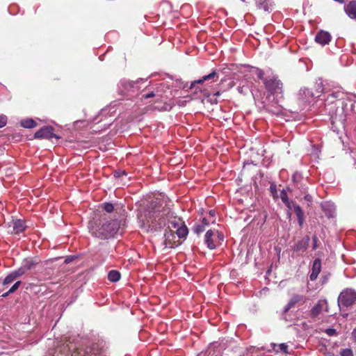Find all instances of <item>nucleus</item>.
Listing matches in <instances>:
<instances>
[{
  "mask_svg": "<svg viewBox=\"0 0 356 356\" xmlns=\"http://www.w3.org/2000/svg\"><path fill=\"white\" fill-rule=\"evenodd\" d=\"M120 222L117 219L107 220L105 219L93 220L89 223L91 234L101 239L113 237L118 231Z\"/></svg>",
  "mask_w": 356,
  "mask_h": 356,
  "instance_id": "obj_1",
  "label": "nucleus"
},
{
  "mask_svg": "<svg viewBox=\"0 0 356 356\" xmlns=\"http://www.w3.org/2000/svg\"><path fill=\"white\" fill-rule=\"evenodd\" d=\"M264 84L266 90L270 95L274 97L278 103L283 98V83L275 75H270L264 79Z\"/></svg>",
  "mask_w": 356,
  "mask_h": 356,
  "instance_id": "obj_2",
  "label": "nucleus"
},
{
  "mask_svg": "<svg viewBox=\"0 0 356 356\" xmlns=\"http://www.w3.org/2000/svg\"><path fill=\"white\" fill-rule=\"evenodd\" d=\"M163 211H160V207L156 202H152L147 205L145 216L148 223L153 226L154 223H157L160 227L165 226L166 222L163 220Z\"/></svg>",
  "mask_w": 356,
  "mask_h": 356,
  "instance_id": "obj_3",
  "label": "nucleus"
},
{
  "mask_svg": "<svg viewBox=\"0 0 356 356\" xmlns=\"http://www.w3.org/2000/svg\"><path fill=\"white\" fill-rule=\"evenodd\" d=\"M143 81L142 79L137 80L136 82L125 79H121L118 84V92L121 95H126L131 92H134L139 89L138 86L139 82Z\"/></svg>",
  "mask_w": 356,
  "mask_h": 356,
  "instance_id": "obj_4",
  "label": "nucleus"
},
{
  "mask_svg": "<svg viewBox=\"0 0 356 356\" xmlns=\"http://www.w3.org/2000/svg\"><path fill=\"white\" fill-rule=\"evenodd\" d=\"M356 300V291L353 289H346L341 291L338 298L339 306L349 307Z\"/></svg>",
  "mask_w": 356,
  "mask_h": 356,
  "instance_id": "obj_5",
  "label": "nucleus"
},
{
  "mask_svg": "<svg viewBox=\"0 0 356 356\" xmlns=\"http://www.w3.org/2000/svg\"><path fill=\"white\" fill-rule=\"evenodd\" d=\"M305 302V297L302 295L294 294L291 298L289 300L287 305L284 307L282 312L283 318L286 320V314L289 312V310L294 307L298 303H304Z\"/></svg>",
  "mask_w": 356,
  "mask_h": 356,
  "instance_id": "obj_6",
  "label": "nucleus"
},
{
  "mask_svg": "<svg viewBox=\"0 0 356 356\" xmlns=\"http://www.w3.org/2000/svg\"><path fill=\"white\" fill-rule=\"evenodd\" d=\"M285 205L289 209H293L294 212L296 213L298 221V224L300 227L302 226L304 223V213L301 209V207L295 203L293 201L289 200L288 203H284Z\"/></svg>",
  "mask_w": 356,
  "mask_h": 356,
  "instance_id": "obj_7",
  "label": "nucleus"
},
{
  "mask_svg": "<svg viewBox=\"0 0 356 356\" xmlns=\"http://www.w3.org/2000/svg\"><path fill=\"white\" fill-rule=\"evenodd\" d=\"M53 128L52 127L48 126V127H44L41 129H40L38 131H37L35 133V138H46V139H51L54 137L58 138L57 136H56L53 133Z\"/></svg>",
  "mask_w": 356,
  "mask_h": 356,
  "instance_id": "obj_8",
  "label": "nucleus"
},
{
  "mask_svg": "<svg viewBox=\"0 0 356 356\" xmlns=\"http://www.w3.org/2000/svg\"><path fill=\"white\" fill-rule=\"evenodd\" d=\"M332 36L327 31L321 30L315 36V41L322 46H325L330 42Z\"/></svg>",
  "mask_w": 356,
  "mask_h": 356,
  "instance_id": "obj_9",
  "label": "nucleus"
},
{
  "mask_svg": "<svg viewBox=\"0 0 356 356\" xmlns=\"http://www.w3.org/2000/svg\"><path fill=\"white\" fill-rule=\"evenodd\" d=\"M218 80V76L216 70H213L210 74L203 76L201 79L194 81L191 83V88L194 87L195 84H202L204 81L216 82Z\"/></svg>",
  "mask_w": 356,
  "mask_h": 356,
  "instance_id": "obj_10",
  "label": "nucleus"
},
{
  "mask_svg": "<svg viewBox=\"0 0 356 356\" xmlns=\"http://www.w3.org/2000/svg\"><path fill=\"white\" fill-rule=\"evenodd\" d=\"M309 241L310 238L308 236L298 241L293 247V251L297 252L305 251L309 246Z\"/></svg>",
  "mask_w": 356,
  "mask_h": 356,
  "instance_id": "obj_11",
  "label": "nucleus"
},
{
  "mask_svg": "<svg viewBox=\"0 0 356 356\" xmlns=\"http://www.w3.org/2000/svg\"><path fill=\"white\" fill-rule=\"evenodd\" d=\"M344 10L350 19L356 20V1L353 0L349 1L344 6Z\"/></svg>",
  "mask_w": 356,
  "mask_h": 356,
  "instance_id": "obj_12",
  "label": "nucleus"
},
{
  "mask_svg": "<svg viewBox=\"0 0 356 356\" xmlns=\"http://www.w3.org/2000/svg\"><path fill=\"white\" fill-rule=\"evenodd\" d=\"M321 270V262L319 259H316L314 261L312 267V272L309 275V279L312 281H314L318 277V274Z\"/></svg>",
  "mask_w": 356,
  "mask_h": 356,
  "instance_id": "obj_13",
  "label": "nucleus"
},
{
  "mask_svg": "<svg viewBox=\"0 0 356 356\" xmlns=\"http://www.w3.org/2000/svg\"><path fill=\"white\" fill-rule=\"evenodd\" d=\"M156 97L157 101H161L165 102V99L164 97L161 95V90H159V88H156V89L154 91H150L147 93H145L142 95V98L143 99H149L151 97Z\"/></svg>",
  "mask_w": 356,
  "mask_h": 356,
  "instance_id": "obj_14",
  "label": "nucleus"
},
{
  "mask_svg": "<svg viewBox=\"0 0 356 356\" xmlns=\"http://www.w3.org/2000/svg\"><path fill=\"white\" fill-rule=\"evenodd\" d=\"M255 2L258 9L264 10L266 12L271 11L273 5L270 0H255Z\"/></svg>",
  "mask_w": 356,
  "mask_h": 356,
  "instance_id": "obj_15",
  "label": "nucleus"
},
{
  "mask_svg": "<svg viewBox=\"0 0 356 356\" xmlns=\"http://www.w3.org/2000/svg\"><path fill=\"white\" fill-rule=\"evenodd\" d=\"M26 225L22 220L17 219L13 221V233L19 234L24 231Z\"/></svg>",
  "mask_w": 356,
  "mask_h": 356,
  "instance_id": "obj_16",
  "label": "nucleus"
},
{
  "mask_svg": "<svg viewBox=\"0 0 356 356\" xmlns=\"http://www.w3.org/2000/svg\"><path fill=\"white\" fill-rule=\"evenodd\" d=\"M174 238L175 234L172 230H170L165 234V245L166 247L173 248L178 245L179 243H177L176 241H172Z\"/></svg>",
  "mask_w": 356,
  "mask_h": 356,
  "instance_id": "obj_17",
  "label": "nucleus"
},
{
  "mask_svg": "<svg viewBox=\"0 0 356 356\" xmlns=\"http://www.w3.org/2000/svg\"><path fill=\"white\" fill-rule=\"evenodd\" d=\"M327 305L326 300H319L311 309L312 317H316L322 311L323 305Z\"/></svg>",
  "mask_w": 356,
  "mask_h": 356,
  "instance_id": "obj_18",
  "label": "nucleus"
},
{
  "mask_svg": "<svg viewBox=\"0 0 356 356\" xmlns=\"http://www.w3.org/2000/svg\"><path fill=\"white\" fill-rule=\"evenodd\" d=\"M38 262L39 261L37 259L28 258L23 261L22 265L24 266L26 270L28 271L35 268Z\"/></svg>",
  "mask_w": 356,
  "mask_h": 356,
  "instance_id": "obj_19",
  "label": "nucleus"
},
{
  "mask_svg": "<svg viewBox=\"0 0 356 356\" xmlns=\"http://www.w3.org/2000/svg\"><path fill=\"white\" fill-rule=\"evenodd\" d=\"M234 81L232 79L229 78H224L220 81V90L223 91L228 90L229 89L234 87Z\"/></svg>",
  "mask_w": 356,
  "mask_h": 356,
  "instance_id": "obj_20",
  "label": "nucleus"
},
{
  "mask_svg": "<svg viewBox=\"0 0 356 356\" xmlns=\"http://www.w3.org/2000/svg\"><path fill=\"white\" fill-rule=\"evenodd\" d=\"M175 234L179 238H186L188 234V229L184 222L176 229Z\"/></svg>",
  "mask_w": 356,
  "mask_h": 356,
  "instance_id": "obj_21",
  "label": "nucleus"
},
{
  "mask_svg": "<svg viewBox=\"0 0 356 356\" xmlns=\"http://www.w3.org/2000/svg\"><path fill=\"white\" fill-rule=\"evenodd\" d=\"M213 235V232L211 229L208 230L205 234V243H207V247L211 250L216 248V245L214 244L212 239Z\"/></svg>",
  "mask_w": 356,
  "mask_h": 356,
  "instance_id": "obj_22",
  "label": "nucleus"
},
{
  "mask_svg": "<svg viewBox=\"0 0 356 356\" xmlns=\"http://www.w3.org/2000/svg\"><path fill=\"white\" fill-rule=\"evenodd\" d=\"M184 222L181 220V218L175 217L173 218L168 220V226L170 229L171 228L177 229Z\"/></svg>",
  "mask_w": 356,
  "mask_h": 356,
  "instance_id": "obj_23",
  "label": "nucleus"
},
{
  "mask_svg": "<svg viewBox=\"0 0 356 356\" xmlns=\"http://www.w3.org/2000/svg\"><path fill=\"white\" fill-rule=\"evenodd\" d=\"M120 277V273L118 270H111L108 273V279L112 282H116L119 281Z\"/></svg>",
  "mask_w": 356,
  "mask_h": 356,
  "instance_id": "obj_24",
  "label": "nucleus"
},
{
  "mask_svg": "<svg viewBox=\"0 0 356 356\" xmlns=\"http://www.w3.org/2000/svg\"><path fill=\"white\" fill-rule=\"evenodd\" d=\"M22 127L27 129H31L36 127V122L31 118L24 119L20 122Z\"/></svg>",
  "mask_w": 356,
  "mask_h": 356,
  "instance_id": "obj_25",
  "label": "nucleus"
},
{
  "mask_svg": "<svg viewBox=\"0 0 356 356\" xmlns=\"http://www.w3.org/2000/svg\"><path fill=\"white\" fill-rule=\"evenodd\" d=\"M315 88L317 92L316 97H318L320 94L324 92L325 88L322 79L319 78L316 80L315 83Z\"/></svg>",
  "mask_w": 356,
  "mask_h": 356,
  "instance_id": "obj_26",
  "label": "nucleus"
},
{
  "mask_svg": "<svg viewBox=\"0 0 356 356\" xmlns=\"http://www.w3.org/2000/svg\"><path fill=\"white\" fill-rule=\"evenodd\" d=\"M343 96V93L340 91L333 92L331 94H330L327 98V101L333 103L334 99H339Z\"/></svg>",
  "mask_w": 356,
  "mask_h": 356,
  "instance_id": "obj_27",
  "label": "nucleus"
},
{
  "mask_svg": "<svg viewBox=\"0 0 356 356\" xmlns=\"http://www.w3.org/2000/svg\"><path fill=\"white\" fill-rule=\"evenodd\" d=\"M300 95H304L306 101H308L309 98H312L314 97V95L312 92H311L308 88H302L300 90Z\"/></svg>",
  "mask_w": 356,
  "mask_h": 356,
  "instance_id": "obj_28",
  "label": "nucleus"
},
{
  "mask_svg": "<svg viewBox=\"0 0 356 356\" xmlns=\"http://www.w3.org/2000/svg\"><path fill=\"white\" fill-rule=\"evenodd\" d=\"M322 208L324 211H329V216H332V212L334 211V205L330 202H324L322 204Z\"/></svg>",
  "mask_w": 356,
  "mask_h": 356,
  "instance_id": "obj_29",
  "label": "nucleus"
},
{
  "mask_svg": "<svg viewBox=\"0 0 356 356\" xmlns=\"http://www.w3.org/2000/svg\"><path fill=\"white\" fill-rule=\"evenodd\" d=\"M16 277L13 272L10 273L3 280V284L7 285L11 282H13L15 280H16Z\"/></svg>",
  "mask_w": 356,
  "mask_h": 356,
  "instance_id": "obj_30",
  "label": "nucleus"
},
{
  "mask_svg": "<svg viewBox=\"0 0 356 356\" xmlns=\"http://www.w3.org/2000/svg\"><path fill=\"white\" fill-rule=\"evenodd\" d=\"M205 226L201 223H197L193 227V231L197 234L202 233L205 230Z\"/></svg>",
  "mask_w": 356,
  "mask_h": 356,
  "instance_id": "obj_31",
  "label": "nucleus"
},
{
  "mask_svg": "<svg viewBox=\"0 0 356 356\" xmlns=\"http://www.w3.org/2000/svg\"><path fill=\"white\" fill-rule=\"evenodd\" d=\"M14 275H15L16 278L19 277L24 275L27 271L24 268V266L22 265L19 268L12 271Z\"/></svg>",
  "mask_w": 356,
  "mask_h": 356,
  "instance_id": "obj_32",
  "label": "nucleus"
},
{
  "mask_svg": "<svg viewBox=\"0 0 356 356\" xmlns=\"http://www.w3.org/2000/svg\"><path fill=\"white\" fill-rule=\"evenodd\" d=\"M302 179V177L301 173H300L298 172H296L293 173V175L292 176V180L294 182V184H296L297 187L300 188L298 186V182L300 181H301Z\"/></svg>",
  "mask_w": 356,
  "mask_h": 356,
  "instance_id": "obj_33",
  "label": "nucleus"
},
{
  "mask_svg": "<svg viewBox=\"0 0 356 356\" xmlns=\"http://www.w3.org/2000/svg\"><path fill=\"white\" fill-rule=\"evenodd\" d=\"M267 111L270 113L275 115H280L282 114V109L280 106H275L274 108H268Z\"/></svg>",
  "mask_w": 356,
  "mask_h": 356,
  "instance_id": "obj_34",
  "label": "nucleus"
},
{
  "mask_svg": "<svg viewBox=\"0 0 356 356\" xmlns=\"http://www.w3.org/2000/svg\"><path fill=\"white\" fill-rule=\"evenodd\" d=\"M175 104L172 102L167 103L165 102L163 106L157 108L159 111H170L174 106Z\"/></svg>",
  "mask_w": 356,
  "mask_h": 356,
  "instance_id": "obj_35",
  "label": "nucleus"
},
{
  "mask_svg": "<svg viewBox=\"0 0 356 356\" xmlns=\"http://www.w3.org/2000/svg\"><path fill=\"white\" fill-rule=\"evenodd\" d=\"M339 356H353V353L350 348H344L340 350Z\"/></svg>",
  "mask_w": 356,
  "mask_h": 356,
  "instance_id": "obj_36",
  "label": "nucleus"
},
{
  "mask_svg": "<svg viewBox=\"0 0 356 356\" xmlns=\"http://www.w3.org/2000/svg\"><path fill=\"white\" fill-rule=\"evenodd\" d=\"M103 208L108 213H111L114 210L113 204L112 203H110V202H105V203H104Z\"/></svg>",
  "mask_w": 356,
  "mask_h": 356,
  "instance_id": "obj_37",
  "label": "nucleus"
},
{
  "mask_svg": "<svg viewBox=\"0 0 356 356\" xmlns=\"http://www.w3.org/2000/svg\"><path fill=\"white\" fill-rule=\"evenodd\" d=\"M280 197L284 203H288V201L289 200V199L287 193L286 192L285 190L281 191Z\"/></svg>",
  "mask_w": 356,
  "mask_h": 356,
  "instance_id": "obj_38",
  "label": "nucleus"
},
{
  "mask_svg": "<svg viewBox=\"0 0 356 356\" xmlns=\"http://www.w3.org/2000/svg\"><path fill=\"white\" fill-rule=\"evenodd\" d=\"M21 281H17L12 286L11 288L9 289V293H13L15 291H17L19 287L21 285Z\"/></svg>",
  "mask_w": 356,
  "mask_h": 356,
  "instance_id": "obj_39",
  "label": "nucleus"
},
{
  "mask_svg": "<svg viewBox=\"0 0 356 356\" xmlns=\"http://www.w3.org/2000/svg\"><path fill=\"white\" fill-rule=\"evenodd\" d=\"M7 123V117L4 115H0V128L6 126Z\"/></svg>",
  "mask_w": 356,
  "mask_h": 356,
  "instance_id": "obj_40",
  "label": "nucleus"
},
{
  "mask_svg": "<svg viewBox=\"0 0 356 356\" xmlns=\"http://www.w3.org/2000/svg\"><path fill=\"white\" fill-rule=\"evenodd\" d=\"M257 76L259 79H261L263 81H264V79L266 78V77H264V72L261 70H258Z\"/></svg>",
  "mask_w": 356,
  "mask_h": 356,
  "instance_id": "obj_41",
  "label": "nucleus"
},
{
  "mask_svg": "<svg viewBox=\"0 0 356 356\" xmlns=\"http://www.w3.org/2000/svg\"><path fill=\"white\" fill-rule=\"evenodd\" d=\"M280 349L283 353H287L288 346L286 343H280L279 345Z\"/></svg>",
  "mask_w": 356,
  "mask_h": 356,
  "instance_id": "obj_42",
  "label": "nucleus"
},
{
  "mask_svg": "<svg viewBox=\"0 0 356 356\" xmlns=\"http://www.w3.org/2000/svg\"><path fill=\"white\" fill-rule=\"evenodd\" d=\"M325 332L329 335V336H333L336 334V330L334 329H332V328H328L325 330Z\"/></svg>",
  "mask_w": 356,
  "mask_h": 356,
  "instance_id": "obj_43",
  "label": "nucleus"
},
{
  "mask_svg": "<svg viewBox=\"0 0 356 356\" xmlns=\"http://www.w3.org/2000/svg\"><path fill=\"white\" fill-rule=\"evenodd\" d=\"M312 239H313V250H315L317 248V241H318V238L316 235H314L313 237H312Z\"/></svg>",
  "mask_w": 356,
  "mask_h": 356,
  "instance_id": "obj_44",
  "label": "nucleus"
},
{
  "mask_svg": "<svg viewBox=\"0 0 356 356\" xmlns=\"http://www.w3.org/2000/svg\"><path fill=\"white\" fill-rule=\"evenodd\" d=\"M304 199L309 202H311L312 201V197L309 194L305 195Z\"/></svg>",
  "mask_w": 356,
  "mask_h": 356,
  "instance_id": "obj_45",
  "label": "nucleus"
},
{
  "mask_svg": "<svg viewBox=\"0 0 356 356\" xmlns=\"http://www.w3.org/2000/svg\"><path fill=\"white\" fill-rule=\"evenodd\" d=\"M200 223L203 224L205 227L208 226L209 224V222H208V220H207L206 218H203L202 222H200Z\"/></svg>",
  "mask_w": 356,
  "mask_h": 356,
  "instance_id": "obj_46",
  "label": "nucleus"
},
{
  "mask_svg": "<svg viewBox=\"0 0 356 356\" xmlns=\"http://www.w3.org/2000/svg\"><path fill=\"white\" fill-rule=\"evenodd\" d=\"M352 337L355 342H356V327L352 332Z\"/></svg>",
  "mask_w": 356,
  "mask_h": 356,
  "instance_id": "obj_47",
  "label": "nucleus"
},
{
  "mask_svg": "<svg viewBox=\"0 0 356 356\" xmlns=\"http://www.w3.org/2000/svg\"><path fill=\"white\" fill-rule=\"evenodd\" d=\"M209 214L211 217H215L216 216V211L214 210H210L209 211Z\"/></svg>",
  "mask_w": 356,
  "mask_h": 356,
  "instance_id": "obj_48",
  "label": "nucleus"
},
{
  "mask_svg": "<svg viewBox=\"0 0 356 356\" xmlns=\"http://www.w3.org/2000/svg\"><path fill=\"white\" fill-rule=\"evenodd\" d=\"M10 293H9V290H8L6 293H3V294L2 295V297H3V298L7 297V296H8L9 294H10Z\"/></svg>",
  "mask_w": 356,
  "mask_h": 356,
  "instance_id": "obj_49",
  "label": "nucleus"
},
{
  "mask_svg": "<svg viewBox=\"0 0 356 356\" xmlns=\"http://www.w3.org/2000/svg\"><path fill=\"white\" fill-rule=\"evenodd\" d=\"M215 96H219L220 95V92L219 91H217L213 94Z\"/></svg>",
  "mask_w": 356,
  "mask_h": 356,
  "instance_id": "obj_50",
  "label": "nucleus"
},
{
  "mask_svg": "<svg viewBox=\"0 0 356 356\" xmlns=\"http://www.w3.org/2000/svg\"><path fill=\"white\" fill-rule=\"evenodd\" d=\"M71 261H72V259L67 258V259H66L65 262L68 263V262H70Z\"/></svg>",
  "mask_w": 356,
  "mask_h": 356,
  "instance_id": "obj_51",
  "label": "nucleus"
},
{
  "mask_svg": "<svg viewBox=\"0 0 356 356\" xmlns=\"http://www.w3.org/2000/svg\"><path fill=\"white\" fill-rule=\"evenodd\" d=\"M95 356H106V355H104L103 354L100 353L98 355H95Z\"/></svg>",
  "mask_w": 356,
  "mask_h": 356,
  "instance_id": "obj_52",
  "label": "nucleus"
},
{
  "mask_svg": "<svg viewBox=\"0 0 356 356\" xmlns=\"http://www.w3.org/2000/svg\"><path fill=\"white\" fill-rule=\"evenodd\" d=\"M270 189L274 190V188H273V186H270Z\"/></svg>",
  "mask_w": 356,
  "mask_h": 356,
  "instance_id": "obj_53",
  "label": "nucleus"
},
{
  "mask_svg": "<svg viewBox=\"0 0 356 356\" xmlns=\"http://www.w3.org/2000/svg\"><path fill=\"white\" fill-rule=\"evenodd\" d=\"M270 189L274 190V188H273V186H270Z\"/></svg>",
  "mask_w": 356,
  "mask_h": 356,
  "instance_id": "obj_54",
  "label": "nucleus"
}]
</instances>
